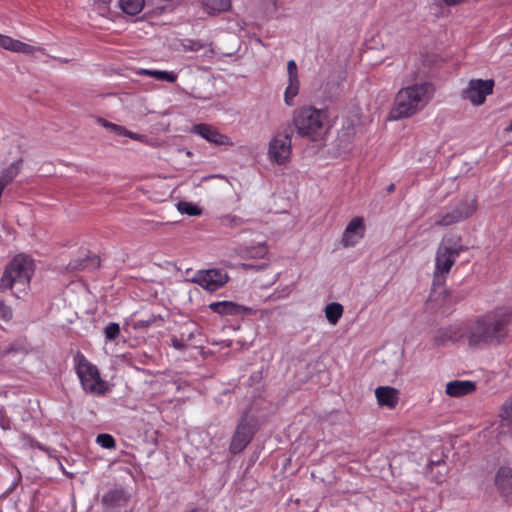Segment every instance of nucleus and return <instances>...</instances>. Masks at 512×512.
I'll use <instances>...</instances> for the list:
<instances>
[{
    "label": "nucleus",
    "mask_w": 512,
    "mask_h": 512,
    "mask_svg": "<svg viewBox=\"0 0 512 512\" xmlns=\"http://www.w3.org/2000/svg\"><path fill=\"white\" fill-rule=\"evenodd\" d=\"M365 225L363 218L354 217L350 220L342 236L344 247L354 246L359 239L364 237Z\"/></svg>",
    "instance_id": "obj_15"
},
{
    "label": "nucleus",
    "mask_w": 512,
    "mask_h": 512,
    "mask_svg": "<svg viewBox=\"0 0 512 512\" xmlns=\"http://www.w3.org/2000/svg\"><path fill=\"white\" fill-rule=\"evenodd\" d=\"M466 294L443 289L439 292L434 290L427 301L432 308L441 310L442 313L448 312L452 306L465 298Z\"/></svg>",
    "instance_id": "obj_11"
},
{
    "label": "nucleus",
    "mask_w": 512,
    "mask_h": 512,
    "mask_svg": "<svg viewBox=\"0 0 512 512\" xmlns=\"http://www.w3.org/2000/svg\"><path fill=\"white\" fill-rule=\"evenodd\" d=\"M145 5L144 0H120L119 7L121 10L131 16L139 14Z\"/></svg>",
    "instance_id": "obj_26"
},
{
    "label": "nucleus",
    "mask_w": 512,
    "mask_h": 512,
    "mask_svg": "<svg viewBox=\"0 0 512 512\" xmlns=\"http://www.w3.org/2000/svg\"><path fill=\"white\" fill-rule=\"evenodd\" d=\"M257 430V419L254 416H250L247 412L243 413L232 436L229 445L230 452L232 454L242 452L251 442Z\"/></svg>",
    "instance_id": "obj_7"
},
{
    "label": "nucleus",
    "mask_w": 512,
    "mask_h": 512,
    "mask_svg": "<svg viewBox=\"0 0 512 512\" xmlns=\"http://www.w3.org/2000/svg\"><path fill=\"white\" fill-rule=\"evenodd\" d=\"M292 289H293L292 284L285 285L281 289H277L272 295H270L269 298H271L273 300L284 299L290 295V293L292 292Z\"/></svg>",
    "instance_id": "obj_38"
},
{
    "label": "nucleus",
    "mask_w": 512,
    "mask_h": 512,
    "mask_svg": "<svg viewBox=\"0 0 512 512\" xmlns=\"http://www.w3.org/2000/svg\"><path fill=\"white\" fill-rule=\"evenodd\" d=\"M207 291L214 292L224 286L228 281V276L221 270L210 269L198 271L192 280Z\"/></svg>",
    "instance_id": "obj_10"
},
{
    "label": "nucleus",
    "mask_w": 512,
    "mask_h": 512,
    "mask_svg": "<svg viewBox=\"0 0 512 512\" xmlns=\"http://www.w3.org/2000/svg\"><path fill=\"white\" fill-rule=\"evenodd\" d=\"M204 8L210 15H216L228 11L231 7L230 0H204Z\"/></svg>",
    "instance_id": "obj_23"
},
{
    "label": "nucleus",
    "mask_w": 512,
    "mask_h": 512,
    "mask_svg": "<svg viewBox=\"0 0 512 512\" xmlns=\"http://www.w3.org/2000/svg\"><path fill=\"white\" fill-rule=\"evenodd\" d=\"M196 331H197V328H196L195 324L188 323V324H185V326L183 327L179 336L183 337V340L185 341V343L188 344L195 338Z\"/></svg>",
    "instance_id": "obj_34"
},
{
    "label": "nucleus",
    "mask_w": 512,
    "mask_h": 512,
    "mask_svg": "<svg viewBox=\"0 0 512 512\" xmlns=\"http://www.w3.org/2000/svg\"><path fill=\"white\" fill-rule=\"evenodd\" d=\"M25 439H27L29 441L31 447H36V448H38L40 450L46 451V448L42 444H40L39 442L31 439L30 437H25Z\"/></svg>",
    "instance_id": "obj_45"
},
{
    "label": "nucleus",
    "mask_w": 512,
    "mask_h": 512,
    "mask_svg": "<svg viewBox=\"0 0 512 512\" xmlns=\"http://www.w3.org/2000/svg\"><path fill=\"white\" fill-rule=\"evenodd\" d=\"M221 223L224 226H227L230 228H235V227H239V226L243 225L244 220L241 217L236 216V215H226V216L222 217Z\"/></svg>",
    "instance_id": "obj_36"
},
{
    "label": "nucleus",
    "mask_w": 512,
    "mask_h": 512,
    "mask_svg": "<svg viewBox=\"0 0 512 512\" xmlns=\"http://www.w3.org/2000/svg\"><path fill=\"white\" fill-rule=\"evenodd\" d=\"M494 85L493 79H472L467 88L463 90L462 97L475 106L482 105L486 97L493 93Z\"/></svg>",
    "instance_id": "obj_9"
},
{
    "label": "nucleus",
    "mask_w": 512,
    "mask_h": 512,
    "mask_svg": "<svg viewBox=\"0 0 512 512\" xmlns=\"http://www.w3.org/2000/svg\"><path fill=\"white\" fill-rule=\"evenodd\" d=\"M28 353V344L26 339L19 338L0 349V360H3L9 355L24 356Z\"/></svg>",
    "instance_id": "obj_20"
},
{
    "label": "nucleus",
    "mask_w": 512,
    "mask_h": 512,
    "mask_svg": "<svg viewBox=\"0 0 512 512\" xmlns=\"http://www.w3.org/2000/svg\"><path fill=\"white\" fill-rule=\"evenodd\" d=\"M287 72H288V78L289 80H299L298 78V72H297V65L294 60H290L287 63Z\"/></svg>",
    "instance_id": "obj_41"
},
{
    "label": "nucleus",
    "mask_w": 512,
    "mask_h": 512,
    "mask_svg": "<svg viewBox=\"0 0 512 512\" xmlns=\"http://www.w3.org/2000/svg\"><path fill=\"white\" fill-rule=\"evenodd\" d=\"M468 247L460 243H454L451 246L439 245L435 256L434 281L445 280L452 266L456 262V258L461 252L467 251Z\"/></svg>",
    "instance_id": "obj_6"
},
{
    "label": "nucleus",
    "mask_w": 512,
    "mask_h": 512,
    "mask_svg": "<svg viewBox=\"0 0 512 512\" xmlns=\"http://www.w3.org/2000/svg\"><path fill=\"white\" fill-rule=\"evenodd\" d=\"M277 277H278V274L275 275V278L273 279L272 283L276 282Z\"/></svg>",
    "instance_id": "obj_54"
},
{
    "label": "nucleus",
    "mask_w": 512,
    "mask_h": 512,
    "mask_svg": "<svg viewBox=\"0 0 512 512\" xmlns=\"http://www.w3.org/2000/svg\"><path fill=\"white\" fill-rule=\"evenodd\" d=\"M419 77H420V76H419L418 74H414V75L412 76V78H411V79H412V80H416V79H418Z\"/></svg>",
    "instance_id": "obj_51"
},
{
    "label": "nucleus",
    "mask_w": 512,
    "mask_h": 512,
    "mask_svg": "<svg viewBox=\"0 0 512 512\" xmlns=\"http://www.w3.org/2000/svg\"><path fill=\"white\" fill-rule=\"evenodd\" d=\"M105 338L107 341H114L116 340L120 335V326L118 323H109L105 329Z\"/></svg>",
    "instance_id": "obj_33"
},
{
    "label": "nucleus",
    "mask_w": 512,
    "mask_h": 512,
    "mask_svg": "<svg viewBox=\"0 0 512 512\" xmlns=\"http://www.w3.org/2000/svg\"><path fill=\"white\" fill-rule=\"evenodd\" d=\"M461 218L455 211V209H451L450 211L440 212L436 215L435 225L441 227H447L456 223L461 222Z\"/></svg>",
    "instance_id": "obj_24"
},
{
    "label": "nucleus",
    "mask_w": 512,
    "mask_h": 512,
    "mask_svg": "<svg viewBox=\"0 0 512 512\" xmlns=\"http://www.w3.org/2000/svg\"><path fill=\"white\" fill-rule=\"evenodd\" d=\"M124 136H127L131 139H134V140H142L143 136L140 135V134H137V133H133L131 131H128L126 128H125V131L124 133L122 134Z\"/></svg>",
    "instance_id": "obj_44"
},
{
    "label": "nucleus",
    "mask_w": 512,
    "mask_h": 512,
    "mask_svg": "<svg viewBox=\"0 0 512 512\" xmlns=\"http://www.w3.org/2000/svg\"><path fill=\"white\" fill-rule=\"evenodd\" d=\"M466 340V323L463 325H450L437 330L433 337L434 345L442 346L449 342L456 343Z\"/></svg>",
    "instance_id": "obj_12"
},
{
    "label": "nucleus",
    "mask_w": 512,
    "mask_h": 512,
    "mask_svg": "<svg viewBox=\"0 0 512 512\" xmlns=\"http://www.w3.org/2000/svg\"><path fill=\"white\" fill-rule=\"evenodd\" d=\"M447 6H457L460 5L467 0H442Z\"/></svg>",
    "instance_id": "obj_46"
},
{
    "label": "nucleus",
    "mask_w": 512,
    "mask_h": 512,
    "mask_svg": "<svg viewBox=\"0 0 512 512\" xmlns=\"http://www.w3.org/2000/svg\"><path fill=\"white\" fill-rule=\"evenodd\" d=\"M33 273L34 264L30 258L23 255L15 256L0 278V291L12 290L16 298H22L29 290Z\"/></svg>",
    "instance_id": "obj_3"
},
{
    "label": "nucleus",
    "mask_w": 512,
    "mask_h": 512,
    "mask_svg": "<svg viewBox=\"0 0 512 512\" xmlns=\"http://www.w3.org/2000/svg\"><path fill=\"white\" fill-rule=\"evenodd\" d=\"M476 384L469 380H455L447 383L446 393L451 397H462L474 392Z\"/></svg>",
    "instance_id": "obj_19"
},
{
    "label": "nucleus",
    "mask_w": 512,
    "mask_h": 512,
    "mask_svg": "<svg viewBox=\"0 0 512 512\" xmlns=\"http://www.w3.org/2000/svg\"><path fill=\"white\" fill-rule=\"evenodd\" d=\"M444 476H445L444 473H440L439 476H435L434 477L435 482L441 483L444 480Z\"/></svg>",
    "instance_id": "obj_48"
},
{
    "label": "nucleus",
    "mask_w": 512,
    "mask_h": 512,
    "mask_svg": "<svg viewBox=\"0 0 512 512\" xmlns=\"http://www.w3.org/2000/svg\"><path fill=\"white\" fill-rule=\"evenodd\" d=\"M74 361L76 373L84 391L98 396L104 395L107 389L106 382L101 379L98 368L80 352L76 354Z\"/></svg>",
    "instance_id": "obj_5"
},
{
    "label": "nucleus",
    "mask_w": 512,
    "mask_h": 512,
    "mask_svg": "<svg viewBox=\"0 0 512 512\" xmlns=\"http://www.w3.org/2000/svg\"><path fill=\"white\" fill-rule=\"evenodd\" d=\"M355 135V127L352 123H349L347 127H343L341 130L340 137L352 138Z\"/></svg>",
    "instance_id": "obj_42"
},
{
    "label": "nucleus",
    "mask_w": 512,
    "mask_h": 512,
    "mask_svg": "<svg viewBox=\"0 0 512 512\" xmlns=\"http://www.w3.org/2000/svg\"><path fill=\"white\" fill-rule=\"evenodd\" d=\"M435 87L425 81L401 88L394 99L390 119L408 118L421 111L432 99Z\"/></svg>",
    "instance_id": "obj_2"
},
{
    "label": "nucleus",
    "mask_w": 512,
    "mask_h": 512,
    "mask_svg": "<svg viewBox=\"0 0 512 512\" xmlns=\"http://www.w3.org/2000/svg\"><path fill=\"white\" fill-rule=\"evenodd\" d=\"M454 209L461 220L464 221L476 213L478 209V200L476 197L462 199L455 205Z\"/></svg>",
    "instance_id": "obj_21"
},
{
    "label": "nucleus",
    "mask_w": 512,
    "mask_h": 512,
    "mask_svg": "<svg viewBox=\"0 0 512 512\" xmlns=\"http://www.w3.org/2000/svg\"><path fill=\"white\" fill-rule=\"evenodd\" d=\"M327 113L311 106L298 108L293 114V125L299 136L318 141L326 134Z\"/></svg>",
    "instance_id": "obj_4"
},
{
    "label": "nucleus",
    "mask_w": 512,
    "mask_h": 512,
    "mask_svg": "<svg viewBox=\"0 0 512 512\" xmlns=\"http://www.w3.org/2000/svg\"><path fill=\"white\" fill-rule=\"evenodd\" d=\"M191 512H200L199 509L195 508Z\"/></svg>",
    "instance_id": "obj_55"
},
{
    "label": "nucleus",
    "mask_w": 512,
    "mask_h": 512,
    "mask_svg": "<svg viewBox=\"0 0 512 512\" xmlns=\"http://www.w3.org/2000/svg\"><path fill=\"white\" fill-rule=\"evenodd\" d=\"M184 51L198 52L203 49L206 45L200 40L184 39L181 42Z\"/></svg>",
    "instance_id": "obj_32"
},
{
    "label": "nucleus",
    "mask_w": 512,
    "mask_h": 512,
    "mask_svg": "<svg viewBox=\"0 0 512 512\" xmlns=\"http://www.w3.org/2000/svg\"><path fill=\"white\" fill-rule=\"evenodd\" d=\"M512 308L497 307L466 322V342L470 348L502 344L509 334Z\"/></svg>",
    "instance_id": "obj_1"
},
{
    "label": "nucleus",
    "mask_w": 512,
    "mask_h": 512,
    "mask_svg": "<svg viewBox=\"0 0 512 512\" xmlns=\"http://www.w3.org/2000/svg\"><path fill=\"white\" fill-rule=\"evenodd\" d=\"M192 131L204 139H206L208 142H211L213 144L222 146H232L233 143L230 140V138L227 135H224L220 133L217 129L214 127L207 125V124H197L193 127Z\"/></svg>",
    "instance_id": "obj_16"
},
{
    "label": "nucleus",
    "mask_w": 512,
    "mask_h": 512,
    "mask_svg": "<svg viewBox=\"0 0 512 512\" xmlns=\"http://www.w3.org/2000/svg\"><path fill=\"white\" fill-rule=\"evenodd\" d=\"M13 318V310L3 300H0V320L9 323Z\"/></svg>",
    "instance_id": "obj_37"
},
{
    "label": "nucleus",
    "mask_w": 512,
    "mask_h": 512,
    "mask_svg": "<svg viewBox=\"0 0 512 512\" xmlns=\"http://www.w3.org/2000/svg\"><path fill=\"white\" fill-rule=\"evenodd\" d=\"M241 308L242 309L239 311V315L240 314H247V315L255 314V311L252 308H250V307H246V306L241 305Z\"/></svg>",
    "instance_id": "obj_47"
},
{
    "label": "nucleus",
    "mask_w": 512,
    "mask_h": 512,
    "mask_svg": "<svg viewBox=\"0 0 512 512\" xmlns=\"http://www.w3.org/2000/svg\"><path fill=\"white\" fill-rule=\"evenodd\" d=\"M299 86V80H289V84L284 93V101L288 106H292L294 104L293 99L299 92Z\"/></svg>",
    "instance_id": "obj_28"
},
{
    "label": "nucleus",
    "mask_w": 512,
    "mask_h": 512,
    "mask_svg": "<svg viewBox=\"0 0 512 512\" xmlns=\"http://www.w3.org/2000/svg\"><path fill=\"white\" fill-rule=\"evenodd\" d=\"M129 501V495L123 488H113L108 490L101 499V503L106 512L115 511L125 507Z\"/></svg>",
    "instance_id": "obj_13"
},
{
    "label": "nucleus",
    "mask_w": 512,
    "mask_h": 512,
    "mask_svg": "<svg viewBox=\"0 0 512 512\" xmlns=\"http://www.w3.org/2000/svg\"><path fill=\"white\" fill-rule=\"evenodd\" d=\"M494 482L500 496L512 504V469L500 467L496 472Z\"/></svg>",
    "instance_id": "obj_14"
},
{
    "label": "nucleus",
    "mask_w": 512,
    "mask_h": 512,
    "mask_svg": "<svg viewBox=\"0 0 512 512\" xmlns=\"http://www.w3.org/2000/svg\"><path fill=\"white\" fill-rule=\"evenodd\" d=\"M209 308L212 312L220 315H239V311L242 309L240 304L232 301H220L209 304Z\"/></svg>",
    "instance_id": "obj_22"
},
{
    "label": "nucleus",
    "mask_w": 512,
    "mask_h": 512,
    "mask_svg": "<svg viewBox=\"0 0 512 512\" xmlns=\"http://www.w3.org/2000/svg\"><path fill=\"white\" fill-rule=\"evenodd\" d=\"M400 392L391 386H379L375 390V396L380 406L394 409L399 402Z\"/></svg>",
    "instance_id": "obj_18"
},
{
    "label": "nucleus",
    "mask_w": 512,
    "mask_h": 512,
    "mask_svg": "<svg viewBox=\"0 0 512 512\" xmlns=\"http://www.w3.org/2000/svg\"><path fill=\"white\" fill-rule=\"evenodd\" d=\"M293 131L290 126L283 127L272 137L268 146V156L271 161L283 165L290 159L292 152Z\"/></svg>",
    "instance_id": "obj_8"
},
{
    "label": "nucleus",
    "mask_w": 512,
    "mask_h": 512,
    "mask_svg": "<svg viewBox=\"0 0 512 512\" xmlns=\"http://www.w3.org/2000/svg\"><path fill=\"white\" fill-rule=\"evenodd\" d=\"M96 441L101 447L106 449H113L116 447V441L110 434H99Z\"/></svg>",
    "instance_id": "obj_35"
},
{
    "label": "nucleus",
    "mask_w": 512,
    "mask_h": 512,
    "mask_svg": "<svg viewBox=\"0 0 512 512\" xmlns=\"http://www.w3.org/2000/svg\"><path fill=\"white\" fill-rule=\"evenodd\" d=\"M141 73L169 83H174L177 79V75L174 72L143 69Z\"/></svg>",
    "instance_id": "obj_27"
},
{
    "label": "nucleus",
    "mask_w": 512,
    "mask_h": 512,
    "mask_svg": "<svg viewBox=\"0 0 512 512\" xmlns=\"http://www.w3.org/2000/svg\"><path fill=\"white\" fill-rule=\"evenodd\" d=\"M0 426L3 430H10V419L3 415L2 410H0Z\"/></svg>",
    "instance_id": "obj_43"
},
{
    "label": "nucleus",
    "mask_w": 512,
    "mask_h": 512,
    "mask_svg": "<svg viewBox=\"0 0 512 512\" xmlns=\"http://www.w3.org/2000/svg\"><path fill=\"white\" fill-rule=\"evenodd\" d=\"M437 466H445V463L444 462H437Z\"/></svg>",
    "instance_id": "obj_52"
},
{
    "label": "nucleus",
    "mask_w": 512,
    "mask_h": 512,
    "mask_svg": "<svg viewBox=\"0 0 512 512\" xmlns=\"http://www.w3.org/2000/svg\"><path fill=\"white\" fill-rule=\"evenodd\" d=\"M386 190L388 193H392L395 190V185L391 183Z\"/></svg>",
    "instance_id": "obj_50"
},
{
    "label": "nucleus",
    "mask_w": 512,
    "mask_h": 512,
    "mask_svg": "<svg viewBox=\"0 0 512 512\" xmlns=\"http://www.w3.org/2000/svg\"><path fill=\"white\" fill-rule=\"evenodd\" d=\"M162 321H163V318H161L160 316L151 314L145 318L135 320L133 322V327L135 329H145V328H148V327L156 324L157 322H162Z\"/></svg>",
    "instance_id": "obj_30"
},
{
    "label": "nucleus",
    "mask_w": 512,
    "mask_h": 512,
    "mask_svg": "<svg viewBox=\"0 0 512 512\" xmlns=\"http://www.w3.org/2000/svg\"><path fill=\"white\" fill-rule=\"evenodd\" d=\"M178 210L189 216H197L201 214V209L197 205L189 202H179Z\"/></svg>",
    "instance_id": "obj_31"
},
{
    "label": "nucleus",
    "mask_w": 512,
    "mask_h": 512,
    "mask_svg": "<svg viewBox=\"0 0 512 512\" xmlns=\"http://www.w3.org/2000/svg\"><path fill=\"white\" fill-rule=\"evenodd\" d=\"M508 130H509V131H512V119H511V124H510V126H509Z\"/></svg>",
    "instance_id": "obj_53"
},
{
    "label": "nucleus",
    "mask_w": 512,
    "mask_h": 512,
    "mask_svg": "<svg viewBox=\"0 0 512 512\" xmlns=\"http://www.w3.org/2000/svg\"><path fill=\"white\" fill-rule=\"evenodd\" d=\"M98 122L106 127L107 129H110L111 131H114L118 135H122L125 131V127L108 122L107 120L103 118H99Z\"/></svg>",
    "instance_id": "obj_40"
},
{
    "label": "nucleus",
    "mask_w": 512,
    "mask_h": 512,
    "mask_svg": "<svg viewBox=\"0 0 512 512\" xmlns=\"http://www.w3.org/2000/svg\"><path fill=\"white\" fill-rule=\"evenodd\" d=\"M0 47L12 52L23 53L26 55H33L35 52H44L42 47L32 46L2 34H0Z\"/></svg>",
    "instance_id": "obj_17"
},
{
    "label": "nucleus",
    "mask_w": 512,
    "mask_h": 512,
    "mask_svg": "<svg viewBox=\"0 0 512 512\" xmlns=\"http://www.w3.org/2000/svg\"><path fill=\"white\" fill-rule=\"evenodd\" d=\"M170 345L179 351H184L188 348L187 343L183 340V337L172 335L170 338Z\"/></svg>",
    "instance_id": "obj_39"
},
{
    "label": "nucleus",
    "mask_w": 512,
    "mask_h": 512,
    "mask_svg": "<svg viewBox=\"0 0 512 512\" xmlns=\"http://www.w3.org/2000/svg\"><path fill=\"white\" fill-rule=\"evenodd\" d=\"M500 417L502 426L512 430V399L503 404Z\"/></svg>",
    "instance_id": "obj_29"
},
{
    "label": "nucleus",
    "mask_w": 512,
    "mask_h": 512,
    "mask_svg": "<svg viewBox=\"0 0 512 512\" xmlns=\"http://www.w3.org/2000/svg\"><path fill=\"white\" fill-rule=\"evenodd\" d=\"M343 306L338 302H332L325 307V317L332 325H336L343 315Z\"/></svg>",
    "instance_id": "obj_25"
},
{
    "label": "nucleus",
    "mask_w": 512,
    "mask_h": 512,
    "mask_svg": "<svg viewBox=\"0 0 512 512\" xmlns=\"http://www.w3.org/2000/svg\"><path fill=\"white\" fill-rule=\"evenodd\" d=\"M92 261H93V264L96 266V267H99L100 265V259L98 257H93L92 258Z\"/></svg>",
    "instance_id": "obj_49"
}]
</instances>
